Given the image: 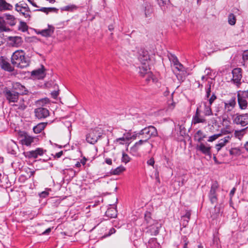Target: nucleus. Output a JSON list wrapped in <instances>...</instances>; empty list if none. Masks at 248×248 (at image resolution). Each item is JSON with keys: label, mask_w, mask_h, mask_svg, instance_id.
<instances>
[{"label": "nucleus", "mask_w": 248, "mask_h": 248, "mask_svg": "<svg viewBox=\"0 0 248 248\" xmlns=\"http://www.w3.org/2000/svg\"><path fill=\"white\" fill-rule=\"evenodd\" d=\"M12 64L19 68H24L30 64L29 58L25 56V52L22 50H18L13 53L11 57Z\"/></svg>", "instance_id": "1"}, {"label": "nucleus", "mask_w": 248, "mask_h": 248, "mask_svg": "<svg viewBox=\"0 0 248 248\" xmlns=\"http://www.w3.org/2000/svg\"><path fill=\"white\" fill-rule=\"evenodd\" d=\"M158 133L156 128L152 125L146 127L141 130L139 133L136 135V137L138 139H143L147 142L151 137H155L157 136Z\"/></svg>", "instance_id": "2"}, {"label": "nucleus", "mask_w": 248, "mask_h": 248, "mask_svg": "<svg viewBox=\"0 0 248 248\" xmlns=\"http://www.w3.org/2000/svg\"><path fill=\"white\" fill-rule=\"evenodd\" d=\"M3 93L5 98L9 103L17 102L19 96L18 95L17 93L15 92L12 89L5 88Z\"/></svg>", "instance_id": "3"}, {"label": "nucleus", "mask_w": 248, "mask_h": 248, "mask_svg": "<svg viewBox=\"0 0 248 248\" xmlns=\"http://www.w3.org/2000/svg\"><path fill=\"white\" fill-rule=\"evenodd\" d=\"M219 185L217 181H214L211 186V189L208 194V198L213 204L217 203V190L218 188Z\"/></svg>", "instance_id": "4"}, {"label": "nucleus", "mask_w": 248, "mask_h": 248, "mask_svg": "<svg viewBox=\"0 0 248 248\" xmlns=\"http://www.w3.org/2000/svg\"><path fill=\"white\" fill-rule=\"evenodd\" d=\"M242 70L241 68H234L232 71V81L237 87H239L242 83L241 79Z\"/></svg>", "instance_id": "5"}, {"label": "nucleus", "mask_w": 248, "mask_h": 248, "mask_svg": "<svg viewBox=\"0 0 248 248\" xmlns=\"http://www.w3.org/2000/svg\"><path fill=\"white\" fill-rule=\"evenodd\" d=\"M233 122L236 124H240L242 126H245L248 124V113L239 114H236L233 118Z\"/></svg>", "instance_id": "6"}, {"label": "nucleus", "mask_w": 248, "mask_h": 248, "mask_svg": "<svg viewBox=\"0 0 248 248\" xmlns=\"http://www.w3.org/2000/svg\"><path fill=\"white\" fill-rule=\"evenodd\" d=\"M11 89L17 93L19 96L27 95L29 93L28 90L24 85L18 82L13 83Z\"/></svg>", "instance_id": "7"}, {"label": "nucleus", "mask_w": 248, "mask_h": 248, "mask_svg": "<svg viewBox=\"0 0 248 248\" xmlns=\"http://www.w3.org/2000/svg\"><path fill=\"white\" fill-rule=\"evenodd\" d=\"M46 151L43 150V148H37L34 150L24 152L23 154L26 158H28L29 159L36 158L39 155H43L44 153V152Z\"/></svg>", "instance_id": "8"}, {"label": "nucleus", "mask_w": 248, "mask_h": 248, "mask_svg": "<svg viewBox=\"0 0 248 248\" xmlns=\"http://www.w3.org/2000/svg\"><path fill=\"white\" fill-rule=\"evenodd\" d=\"M101 136L100 133L97 130H93L86 136V140L91 144L95 143Z\"/></svg>", "instance_id": "9"}, {"label": "nucleus", "mask_w": 248, "mask_h": 248, "mask_svg": "<svg viewBox=\"0 0 248 248\" xmlns=\"http://www.w3.org/2000/svg\"><path fill=\"white\" fill-rule=\"evenodd\" d=\"M161 227L160 224H159L157 222L153 223V224L149 225L147 227V231L146 233L150 234L151 235H157L159 232V229Z\"/></svg>", "instance_id": "10"}, {"label": "nucleus", "mask_w": 248, "mask_h": 248, "mask_svg": "<svg viewBox=\"0 0 248 248\" xmlns=\"http://www.w3.org/2000/svg\"><path fill=\"white\" fill-rule=\"evenodd\" d=\"M232 137V135L231 133H229V135L220 139L218 141V143L216 145V148L217 151L219 152L222 147L229 143Z\"/></svg>", "instance_id": "11"}, {"label": "nucleus", "mask_w": 248, "mask_h": 248, "mask_svg": "<svg viewBox=\"0 0 248 248\" xmlns=\"http://www.w3.org/2000/svg\"><path fill=\"white\" fill-rule=\"evenodd\" d=\"M35 116L39 119L46 118L49 115V112L47 108H38L34 110Z\"/></svg>", "instance_id": "12"}, {"label": "nucleus", "mask_w": 248, "mask_h": 248, "mask_svg": "<svg viewBox=\"0 0 248 248\" xmlns=\"http://www.w3.org/2000/svg\"><path fill=\"white\" fill-rule=\"evenodd\" d=\"M0 66L2 69L8 72H11L14 70V68L11 65L10 63L6 61V58L3 56L0 57Z\"/></svg>", "instance_id": "13"}, {"label": "nucleus", "mask_w": 248, "mask_h": 248, "mask_svg": "<svg viewBox=\"0 0 248 248\" xmlns=\"http://www.w3.org/2000/svg\"><path fill=\"white\" fill-rule=\"evenodd\" d=\"M55 31V28L52 26L48 24V28L39 30L37 33L40 34L43 37H48L51 36Z\"/></svg>", "instance_id": "14"}, {"label": "nucleus", "mask_w": 248, "mask_h": 248, "mask_svg": "<svg viewBox=\"0 0 248 248\" xmlns=\"http://www.w3.org/2000/svg\"><path fill=\"white\" fill-rule=\"evenodd\" d=\"M44 68V67L43 66L42 68H39L38 69L32 71L31 73V76L35 79H43L46 76V74Z\"/></svg>", "instance_id": "15"}, {"label": "nucleus", "mask_w": 248, "mask_h": 248, "mask_svg": "<svg viewBox=\"0 0 248 248\" xmlns=\"http://www.w3.org/2000/svg\"><path fill=\"white\" fill-rule=\"evenodd\" d=\"M211 146L209 145L206 146L203 143H201L200 145L196 146V149L197 150L200 151L203 154L208 155L210 157L211 156Z\"/></svg>", "instance_id": "16"}, {"label": "nucleus", "mask_w": 248, "mask_h": 248, "mask_svg": "<svg viewBox=\"0 0 248 248\" xmlns=\"http://www.w3.org/2000/svg\"><path fill=\"white\" fill-rule=\"evenodd\" d=\"M18 149V146L16 143L12 140L7 145V152L8 154L16 155V150Z\"/></svg>", "instance_id": "17"}, {"label": "nucleus", "mask_w": 248, "mask_h": 248, "mask_svg": "<svg viewBox=\"0 0 248 248\" xmlns=\"http://www.w3.org/2000/svg\"><path fill=\"white\" fill-rule=\"evenodd\" d=\"M142 9L144 12L146 17L151 16L153 13V7L152 5L148 2H144L142 5Z\"/></svg>", "instance_id": "18"}, {"label": "nucleus", "mask_w": 248, "mask_h": 248, "mask_svg": "<svg viewBox=\"0 0 248 248\" xmlns=\"http://www.w3.org/2000/svg\"><path fill=\"white\" fill-rule=\"evenodd\" d=\"M138 59L142 65H145L150 60V56L147 51H142L140 53Z\"/></svg>", "instance_id": "19"}, {"label": "nucleus", "mask_w": 248, "mask_h": 248, "mask_svg": "<svg viewBox=\"0 0 248 248\" xmlns=\"http://www.w3.org/2000/svg\"><path fill=\"white\" fill-rule=\"evenodd\" d=\"M35 140L36 138L35 137H32L26 134L24 138L20 140V142L23 145L29 146L34 143Z\"/></svg>", "instance_id": "20"}, {"label": "nucleus", "mask_w": 248, "mask_h": 248, "mask_svg": "<svg viewBox=\"0 0 248 248\" xmlns=\"http://www.w3.org/2000/svg\"><path fill=\"white\" fill-rule=\"evenodd\" d=\"M2 17L3 19L5 18L7 20V23L11 26H14L16 24V18L13 15L4 14Z\"/></svg>", "instance_id": "21"}, {"label": "nucleus", "mask_w": 248, "mask_h": 248, "mask_svg": "<svg viewBox=\"0 0 248 248\" xmlns=\"http://www.w3.org/2000/svg\"><path fill=\"white\" fill-rule=\"evenodd\" d=\"M236 104L235 98H232L227 103H224L225 109L227 112L231 111Z\"/></svg>", "instance_id": "22"}, {"label": "nucleus", "mask_w": 248, "mask_h": 248, "mask_svg": "<svg viewBox=\"0 0 248 248\" xmlns=\"http://www.w3.org/2000/svg\"><path fill=\"white\" fill-rule=\"evenodd\" d=\"M105 215L110 218L116 217L117 216L116 206L114 208H108L106 212Z\"/></svg>", "instance_id": "23"}, {"label": "nucleus", "mask_w": 248, "mask_h": 248, "mask_svg": "<svg viewBox=\"0 0 248 248\" xmlns=\"http://www.w3.org/2000/svg\"><path fill=\"white\" fill-rule=\"evenodd\" d=\"M237 100L240 109H245L247 108L248 102L246 99L237 94Z\"/></svg>", "instance_id": "24"}, {"label": "nucleus", "mask_w": 248, "mask_h": 248, "mask_svg": "<svg viewBox=\"0 0 248 248\" xmlns=\"http://www.w3.org/2000/svg\"><path fill=\"white\" fill-rule=\"evenodd\" d=\"M206 137V135L204 134L201 130H199L194 135V140L195 141L202 143V141Z\"/></svg>", "instance_id": "25"}, {"label": "nucleus", "mask_w": 248, "mask_h": 248, "mask_svg": "<svg viewBox=\"0 0 248 248\" xmlns=\"http://www.w3.org/2000/svg\"><path fill=\"white\" fill-rule=\"evenodd\" d=\"M13 6L7 3L5 0H0V11L11 10Z\"/></svg>", "instance_id": "26"}, {"label": "nucleus", "mask_w": 248, "mask_h": 248, "mask_svg": "<svg viewBox=\"0 0 248 248\" xmlns=\"http://www.w3.org/2000/svg\"><path fill=\"white\" fill-rule=\"evenodd\" d=\"M58 9L54 7H42L33 10V12L41 11L48 14L49 12L57 13Z\"/></svg>", "instance_id": "27"}, {"label": "nucleus", "mask_w": 248, "mask_h": 248, "mask_svg": "<svg viewBox=\"0 0 248 248\" xmlns=\"http://www.w3.org/2000/svg\"><path fill=\"white\" fill-rule=\"evenodd\" d=\"M140 140L136 142L134 145L131 148L130 150L133 152H137L139 149V148L141 145L147 143L146 140H143V139H139Z\"/></svg>", "instance_id": "28"}, {"label": "nucleus", "mask_w": 248, "mask_h": 248, "mask_svg": "<svg viewBox=\"0 0 248 248\" xmlns=\"http://www.w3.org/2000/svg\"><path fill=\"white\" fill-rule=\"evenodd\" d=\"M47 123H40L38 124L37 125L33 127V132L36 134L41 133V131L44 129Z\"/></svg>", "instance_id": "29"}, {"label": "nucleus", "mask_w": 248, "mask_h": 248, "mask_svg": "<svg viewBox=\"0 0 248 248\" xmlns=\"http://www.w3.org/2000/svg\"><path fill=\"white\" fill-rule=\"evenodd\" d=\"M159 247L160 245L157 243V239L156 238H152L149 239L147 246V248H159Z\"/></svg>", "instance_id": "30"}, {"label": "nucleus", "mask_w": 248, "mask_h": 248, "mask_svg": "<svg viewBox=\"0 0 248 248\" xmlns=\"http://www.w3.org/2000/svg\"><path fill=\"white\" fill-rule=\"evenodd\" d=\"M191 213L190 211H186L185 215L182 217V222L184 227H186L190 218Z\"/></svg>", "instance_id": "31"}, {"label": "nucleus", "mask_w": 248, "mask_h": 248, "mask_svg": "<svg viewBox=\"0 0 248 248\" xmlns=\"http://www.w3.org/2000/svg\"><path fill=\"white\" fill-rule=\"evenodd\" d=\"M21 8H22L23 10H28L30 9L28 4L26 3H25V2L23 0L19 2L18 3H16L15 5L16 10H17V9H19L18 10L20 11Z\"/></svg>", "instance_id": "32"}, {"label": "nucleus", "mask_w": 248, "mask_h": 248, "mask_svg": "<svg viewBox=\"0 0 248 248\" xmlns=\"http://www.w3.org/2000/svg\"><path fill=\"white\" fill-rule=\"evenodd\" d=\"M228 131L227 130H221V133L217 134H214V135H212L211 136H210L208 139V142H213V141L217 139H218L219 137L221 136L222 135H225L226 133H227Z\"/></svg>", "instance_id": "33"}, {"label": "nucleus", "mask_w": 248, "mask_h": 248, "mask_svg": "<svg viewBox=\"0 0 248 248\" xmlns=\"http://www.w3.org/2000/svg\"><path fill=\"white\" fill-rule=\"evenodd\" d=\"M139 73L141 76L143 77L146 74L149 72V68L148 65L145 64V65H142L141 66L139 67Z\"/></svg>", "instance_id": "34"}, {"label": "nucleus", "mask_w": 248, "mask_h": 248, "mask_svg": "<svg viewBox=\"0 0 248 248\" xmlns=\"http://www.w3.org/2000/svg\"><path fill=\"white\" fill-rule=\"evenodd\" d=\"M64 125H65L66 129V133L67 136L69 138L71 137V132L72 130V123L71 122L69 121H65L64 122Z\"/></svg>", "instance_id": "35"}, {"label": "nucleus", "mask_w": 248, "mask_h": 248, "mask_svg": "<svg viewBox=\"0 0 248 248\" xmlns=\"http://www.w3.org/2000/svg\"><path fill=\"white\" fill-rule=\"evenodd\" d=\"M19 9H17V10H16L17 12L19 13V14L23 16L25 18H28L29 19L31 17V15L30 13H31V11L30 10V9H25L23 10L22 8H21L20 11L18 10Z\"/></svg>", "instance_id": "36"}, {"label": "nucleus", "mask_w": 248, "mask_h": 248, "mask_svg": "<svg viewBox=\"0 0 248 248\" xmlns=\"http://www.w3.org/2000/svg\"><path fill=\"white\" fill-rule=\"evenodd\" d=\"M78 8V7L77 5L73 4H70L63 7V11L72 12L77 10Z\"/></svg>", "instance_id": "37"}, {"label": "nucleus", "mask_w": 248, "mask_h": 248, "mask_svg": "<svg viewBox=\"0 0 248 248\" xmlns=\"http://www.w3.org/2000/svg\"><path fill=\"white\" fill-rule=\"evenodd\" d=\"M130 138H131L128 135L126 136L124 134L123 137L116 139V141L119 142V143L121 144H126L128 143Z\"/></svg>", "instance_id": "38"}, {"label": "nucleus", "mask_w": 248, "mask_h": 248, "mask_svg": "<svg viewBox=\"0 0 248 248\" xmlns=\"http://www.w3.org/2000/svg\"><path fill=\"white\" fill-rule=\"evenodd\" d=\"M124 170L125 168L122 166H121L115 169H111L110 173L112 175H119Z\"/></svg>", "instance_id": "39"}, {"label": "nucleus", "mask_w": 248, "mask_h": 248, "mask_svg": "<svg viewBox=\"0 0 248 248\" xmlns=\"http://www.w3.org/2000/svg\"><path fill=\"white\" fill-rule=\"evenodd\" d=\"M210 104L207 105L206 103H204V113L205 116H211L213 115V112Z\"/></svg>", "instance_id": "40"}, {"label": "nucleus", "mask_w": 248, "mask_h": 248, "mask_svg": "<svg viewBox=\"0 0 248 248\" xmlns=\"http://www.w3.org/2000/svg\"><path fill=\"white\" fill-rule=\"evenodd\" d=\"M214 213H212V215L211 217L213 219H216L220 214V207L217 206V205H215L214 208Z\"/></svg>", "instance_id": "41"}, {"label": "nucleus", "mask_w": 248, "mask_h": 248, "mask_svg": "<svg viewBox=\"0 0 248 248\" xmlns=\"http://www.w3.org/2000/svg\"><path fill=\"white\" fill-rule=\"evenodd\" d=\"M24 100L23 98H21V99L20 101V102L18 104H15L14 106L15 107H17V108L21 110H25L27 106L24 104Z\"/></svg>", "instance_id": "42"}, {"label": "nucleus", "mask_w": 248, "mask_h": 248, "mask_svg": "<svg viewBox=\"0 0 248 248\" xmlns=\"http://www.w3.org/2000/svg\"><path fill=\"white\" fill-rule=\"evenodd\" d=\"M13 43L16 46H20L23 43L22 39L19 36H15L12 40Z\"/></svg>", "instance_id": "43"}, {"label": "nucleus", "mask_w": 248, "mask_h": 248, "mask_svg": "<svg viewBox=\"0 0 248 248\" xmlns=\"http://www.w3.org/2000/svg\"><path fill=\"white\" fill-rule=\"evenodd\" d=\"M145 220L147 224H151L153 223H155L157 222L155 220H153L151 217V214L150 213L148 212L145 214Z\"/></svg>", "instance_id": "44"}, {"label": "nucleus", "mask_w": 248, "mask_h": 248, "mask_svg": "<svg viewBox=\"0 0 248 248\" xmlns=\"http://www.w3.org/2000/svg\"><path fill=\"white\" fill-rule=\"evenodd\" d=\"M168 58L170 62L173 63V65H174L176 63H177L179 62L177 57L172 53H170L168 54Z\"/></svg>", "instance_id": "45"}, {"label": "nucleus", "mask_w": 248, "mask_h": 248, "mask_svg": "<svg viewBox=\"0 0 248 248\" xmlns=\"http://www.w3.org/2000/svg\"><path fill=\"white\" fill-rule=\"evenodd\" d=\"M222 118L223 125L226 126H229V124H230V121L228 116L226 114L225 112L222 115Z\"/></svg>", "instance_id": "46"}, {"label": "nucleus", "mask_w": 248, "mask_h": 248, "mask_svg": "<svg viewBox=\"0 0 248 248\" xmlns=\"http://www.w3.org/2000/svg\"><path fill=\"white\" fill-rule=\"evenodd\" d=\"M228 22L231 25H234L236 23V18L235 16L231 13L228 16Z\"/></svg>", "instance_id": "47"}, {"label": "nucleus", "mask_w": 248, "mask_h": 248, "mask_svg": "<svg viewBox=\"0 0 248 248\" xmlns=\"http://www.w3.org/2000/svg\"><path fill=\"white\" fill-rule=\"evenodd\" d=\"M18 30L21 31L22 32L26 31L28 30V26L26 22L24 21H20L18 27Z\"/></svg>", "instance_id": "48"}, {"label": "nucleus", "mask_w": 248, "mask_h": 248, "mask_svg": "<svg viewBox=\"0 0 248 248\" xmlns=\"http://www.w3.org/2000/svg\"><path fill=\"white\" fill-rule=\"evenodd\" d=\"M174 66L178 71L183 72L185 71V68L184 66L180 62H178L177 63H176Z\"/></svg>", "instance_id": "49"}, {"label": "nucleus", "mask_w": 248, "mask_h": 248, "mask_svg": "<svg viewBox=\"0 0 248 248\" xmlns=\"http://www.w3.org/2000/svg\"><path fill=\"white\" fill-rule=\"evenodd\" d=\"M237 94L245 99H248V90L246 91H239Z\"/></svg>", "instance_id": "50"}, {"label": "nucleus", "mask_w": 248, "mask_h": 248, "mask_svg": "<svg viewBox=\"0 0 248 248\" xmlns=\"http://www.w3.org/2000/svg\"><path fill=\"white\" fill-rule=\"evenodd\" d=\"M211 82L210 81H208V85L206 89V94H205V98H209L210 95L211 93Z\"/></svg>", "instance_id": "51"}, {"label": "nucleus", "mask_w": 248, "mask_h": 248, "mask_svg": "<svg viewBox=\"0 0 248 248\" xmlns=\"http://www.w3.org/2000/svg\"><path fill=\"white\" fill-rule=\"evenodd\" d=\"M240 149L237 148H232L230 150V154L231 155H238L240 154Z\"/></svg>", "instance_id": "52"}, {"label": "nucleus", "mask_w": 248, "mask_h": 248, "mask_svg": "<svg viewBox=\"0 0 248 248\" xmlns=\"http://www.w3.org/2000/svg\"><path fill=\"white\" fill-rule=\"evenodd\" d=\"M130 158L126 154L123 153L122 155V162L127 163L130 161Z\"/></svg>", "instance_id": "53"}, {"label": "nucleus", "mask_w": 248, "mask_h": 248, "mask_svg": "<svg viewBox=\"0 0 248 248\" xmlns=\"http://www.w3.org/2000/svg\"><path fill=\"white\" fill-rule=\"evenodd\" d=\"M181 241L184 243L183 248H188L187 245L189 244V241L186 236L185 235L182 236Z\"/></svg>", "instance_id": "54"}, {"label": "nucleus", "mask_w": 248, "mask_h": 248, "mask_svg": "<svg viewBox=\"0 0 248 248\" xmlns=\"http://www.w3.org/2000/svg\"><path fill=\"white\" fill-rule=\"evenodd\" d=\"M6 27L4 20L3 19H0V32L4 31Z\"/></svg>", "instance_id": "55"}, {"label": "nucleus", "mask_w": 248, "mask_h": 248, "mask_svg": "<svg viewBox=\"0 0 248 248\" xmlns=\"http://www.w3.org/2000/svg\"><path fill=\"white\" fill-rule=\"evenodd\" d=\"M158 5L160 6H164L169 2V0H156Z\"/></svg>", "instance_id": "56"}, {"label": "nucleus", "mask_w": 248, "mask_h": 248, "mask_svg": "<svg viewBox=\"0 0 248 248\" xmlns=\"http://www.w3.org/2000/svg\"><path fill=\"white\" fill-rule=\"evenodd\" d=\"M193 121L194 124L202 123L203 122L202 119L199 117V116H194L193 117Z\"/></svg>", "instance_id": "57"}, {"label": "nucleus", "mask_w": 248, "mask_h": 248, "mask_svg": "<svg viewBox=\"0 0 248 248\" xmlns=\"http://www.w3.org/2000/svg\"><path fill=\"white\" fill-rule=\"evenodd\" d=\"M217 99V96L215 93H213L211 96L208 98L209 104L212 105L214 101Z\"/></svg>", "instance_id": "58"}, {"label": "nucleus", "mask_w": 248, "mask_h": 248, "mask_svg": "<svg viewBox=\"0 0 248 248\" xmlns=\"http://www.w3.org/2000/svg\"><path fill=\"white\" fill-rule=\"evenodd\" d=\"M116 232V230L113 228H111L108 231V233H106L104 235V237H106L108 236H109L111 235V234L114 233Z\"/></svg>", "instance_id": "59"}, {"label": "nucleus", "mask_w": 248, "mask_h": 248, "mask_svg": "<svg viewBox=\"0 0 248 248\" xmlns=\"http://www.w3.org/2000/svg\"><path fill=\"white\" fill-rule=\"evenodd\" d=\"M218 241H219V238L217 237H214L213 239V243L214 246H215L217 248L218 247Z\"/></svg>", "instance_id": "60"}, {"label": "nucleus", "mask_w": 248, "mask_h": 248, "mask_svg": "<svg viewBox=\"0 0 248 248\" xmlns=\"http://www.w3.org/2000/svg\"><path fill=\"white\" fill-rule=\"evenodd\" d=\"M48 194H49V193L47 191H44L39 194V196H40V198H45L47 196H48Z\"/></svg>", "instance_id": "61"}, {"label": "nucleus", "mask_w": 248, "mask_h": 248, "mask_svg": "<svg viewBox=\"0 0 248 248\" xmlns=\"http://www.w3.org/2000/svg\"><path fill=\"white\" fill-rule=\"evenodd\" d=\"M147 164L149 166H154L155 164L154 158L153 157H151L147 161Z\"/></svg>", "instance_id": "62"}, {"label": "nucleus", "mask_w": 248, "mask_h": 248, "mask_svg": "<svg viewBox=\"0 0 248 248\" xmlns=\"http://www.w3.org/2000/svg\"><path fill=\"white\" fill-rule=\"evenodd\" d=\"M51 156H53V157L54 158H60L61 157V156L62 155V151H61L60 152L56 153L55 155H54L53 154H51Z\"/></svg>", "instance_id": "63"}, {"label": "nucleus", "mask_w": 248, "mask_h": 248, "mask_svg": "<svg viewBox=\"0 0 248 248\" xmlns=\"http://www.w3.org/2000/svg\"><path fill=\"white\" fill-rule=\"evenodd\" d=\"M51 94L53 98H56L59 94V91H54L51 93Z\"/></svg>", "instance_id": "64"}]
</instances>
